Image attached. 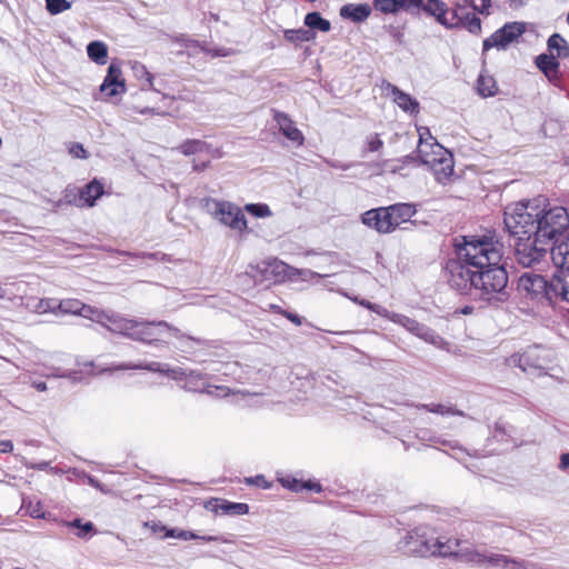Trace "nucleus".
Returning a JSON list of instances; mask_svg holds the SVG:
<instances>
[{"label":"nucleus","instance_id":"nucleus-1","mask_svg":"<svg viewBox=\"0 0 569 569\" xmlns=\"http://www.w3.org/2000/svg\"><path fill=\"white\" fill-rule=\"evenodd\" d=\"M453 254L445 264V276L451 289L461 295L477 290L490 305L509 299L503 244L495 232L456 238Z\"/></svg>","mask_w":569,"mask_h":569},{"label":"nucleus","instance_id":"nucleus-2","mask_svg":"<svg viewBox=\"0 0 569 569\" xmlns=\"http://www.w3.org/2000/svg\"><path fill=\"white\" fill-rule=\"evenodd\" d=\"M114 326L122 336L147 345H168L172 338L181 336L180 330L166 321L148 322L119 318Z\"/></svg>","mask_w":569,"mask_h":569},{"label":"nucleus","instance_id":"nucleus-3","mask_svg":"<svg viewBox=\"0 0 569 569\" xmlns=\"http://www.w3.org/2000/svg\"><path fill=\"white\" fill-rule=\"evenodd\" d=\"M416 212L415 204L399 202L363 212L361 214V222L379 233H391L400 224L408 222Z\"/></svg>","mask_w":569,"mask_h":569},{"label":"nucleus","instance_id":"nucleus-4","mask_svg":"<svg viewBox=\"0 0 569 569\" xmlns=\"http://www.w3.org/2000/svg\"><path fill=\"white\" fill-rule=\"evenodd\" d=\"M547 199H535L528 202H518L510 212H506L505 224L508 231L517 237L527 238L539 236L540 207Z\"/></svg>","mask_w":569,"mask_h":569},{"label":"nucleus","instance_id":"nucleus-5","mask_svg":"<svg viewBox=\"0 0 569 569\" xmlns=\"http://www.w3.org/2000/svg\"><path fill=\"white\" fill-rule=\"evenodd\" d=\"M539 236L549 240L562 236L569 227V213L562 206H553L540 209Z\"/></svg>","mask_w":569,"mask_h":569},{"label":"nucleus","instance_id":"nucleus-6","mask_svg":"<svg viewBox=\"0 0 569 569\" xmlns=\"http://www.w3.org/2000/svg\"><path fill=\"white\" fill-rule=\"evenodd\" d=\"M206 207L209 213L220 223L232 230L243 232L248 228L242 210L232 202L217 199H207Z\"/></svg>","mask_w":569,"mask_h":569},{"label":"nucleus","instance_id":"nucleus-7","mask_svg":"<svg viewBox=\"0 0 569 569\" xmlns=\"http://www.w3.org/2000/svg\"><path fill=\"white\" fill-rule=\"evenodd\" d=\"M508 361L523 372L540 376L546 373L549 368L550 357L546 348L535 345L529 346L520 353L512 355Z\"/></svg>","mask_w":569,"mask_h":569},{"label":"nucleus","instance_id":"nucleus-8","mask_svg":"<svg viewBox=\"0 0 569 569\" xmlns=\"http://www.w3.org/2000/svg\"><path fill=\"white\" fill-rule=\"evenodd\" d=\"M518 291L523 298L539 303L553 301L551 281L533 272H525L519 277Z\"/></svg>","mask_w":569,"mask_h":569},{"label":"nucleus","instance_id":"nucleus-9","mask_svg":"<svg viewBox=\"0 0 569 569\" xmlns=\"http://www.w3.org/2000/svg\"><path fill=\"white\" fill-rule=\"evenodd\" d=\"M248 274L259 282L281 283L288 277V264L277 258L251 263Z\"/></svg>","mask_w":569,"mask_h":569},{"label":"nucleus","instance_id":"nucleus-10","mask_svg":"<svg viewBox=\"0 0 569 569\" xmlns=\"http://www.w3.org/2000/svg\"><path fill=\"white\" fill-rule=\"evenodd\" d=\"M435 538L425 528H415L400 541V549L412 556H433Z\"/></svg>","mask_w":569,"mask_h":569},{"label":"nucleus","instance_id":"nucleus-11","mask_svg":"<svg viewBox=\"0 0 569 569\" xmlns=\"http://www.w3.org/2000/svg\"><path fill=\"white\" fill-rule=\"evenodd\" d=\"M540 236L517 239L515 257L519 264L530 268L546 256L547 248L541 244Z\"/></svg>","mask_w":569,"mask_h":569},{"label":"nucleus","instance_id":"nucleus-12","mask_svg":"<svg viewBox=\"0 0 569 569\" xmlns=\"http://www.w3.org/2000/svg\"><path fill=\"white\" fill-rule=\"evenodd\" d=\"M103 183L94 178L78 190L67 189L64 199L68 203L74 204L79 208H91L96 204L97 200L103 196Z\"/></svg>","mask_w":569,"mask_h":569},{"label":"nucleus","instance_id":"nucleus-13","mask_svg":"<svg viewBox=\"0 0 569 569\" xmlns=\"http://www.w3.org/2000/svg\"><path fill=\"white\" fill-rule=\"evenodd\" d=\"M526 31V24L522 22H508L489 38L483 40V53L491 48L506 49L509 44L516 41Z\"/></svg>","mask_w":569,"mask_h":569},{"label":"nucleus","instance_id":"nucleus-14","mask_svg":"<svg viewBox=\"0 0 569 569\" xmlns=\"http://www.w3.org/2000/svg\"><path fill=\"white\" fill-rule=\"evenodd\" d=\"M422 9L425 12L435 17L436 20L445 27L455 28L461 23V16L458 10H449L447 4L441 0H427Z\"/></svg>","mask_w":569,"mask_h":569},{"label":"nucleus","instance_id":"nucleus-15","mask_svg":"<svg viewBox=\"0 0 569 569\" xmlns=\"http://www.w3.org/2000/svg\"><path fill=\"white\" fill-rule=\"evenodd\" d=\"M126 91V82L122 78V70L119 66L111 63L108 68L107 76L100 86V92L104 98L109 99Z\"/></svg>","mask_w":569,"mask_h":569},{"label":"nucleus","instance_id":"nucleus-16","mask_svg":"<svg viewBox=\"0 0 569 569\" xmlns=\"http://www.w3.org/2000/svg\"><path fill=\"white\" fill-rule=\"evenodd\" d=\"M203 507L214 515L243 516L249 513L247 503L232 502L222 498H210L204 501Z\"/></svg>","mask_w":569,"mask_h":569},{"label":"nucleus","instance_id":"nucleus-17","mask_svg":"<svg viewBox=\"0 0 569 569\" xmlns=\"http://www.w3.org/2000/svg\"><path fill=\"white\" fill-rule=\"evenodd\" d=\"M273 119L277 122L280 132L293 144L301 147L305 143V136L297 128L295 121L286 112L273 110Z\"/></svg>","mask_w":569,"mask_h":569},{"label":"nucleus","instance_id":"nucleus-18","mask_svg":"<svg viewBox=\"0 0 569 569\" xmlns=\"http://www.w3.org/2000/svg\"><path fill=\"white\" fill-rule=\"evenodd\" d=\"M391 320L393 322L402 326L409 332L421 338L422 340H425L427 342L436 343V340L438 337L435 335V332L430 328L418 322L417 320L411 319L407 316H402V315H393Z\"/></svg>","mask_w":569,"mask_h":569},{"label":"nucleus","instance_id":"nucleus-19","mask_svg":"<svg viewBox=\"0 0 569 569\" xmlns=\"http://www.w3.org/2000/svg\"><path fill=\"white\" fill-rule=\"evenodd\" d=\"M430 169L435 179L441 184H448L455 172V160L451 152H442V158H438Z\"/></svg>","mask_w":569,"mask_h":569},{"label":"nucleus","instance_id":"nucleus-20","mask_svg":"<svg viewBox=\"0 0 569 569\" xmlns=\"http://www.w3.org/2000/svg\"><path fill=\"white\" fill-rule=\"evenodd\" d=\"M430 140L431 142H421V146L417 147L419 160L429 167L438 161V158H442V152H449L436 138L430 137Z\"/></svg>","mask_w":569,"mask_h":569},{"label":"nucleus","instance_id":"nucleus-21","mask_svg":"<svg viewBox=\"0 0 569 569\" xmlns=\"http://www.w3.org/2000/svg\"><path fill=\"white\" fill-rule=\"evenodd\" d=\"M537 67L543 72L550 82L558 84L560 82V70L557 58L552 54H540L536 59Z\"/></svg>","mask_w":569,"mask_h":569},{"label":"nucleus","instance_id":"nucleus-22","mask_svg":"<svg viewBox=\"0 0 569 569\" xmlns=\"http://www.w3.org/2000/svg\"><path fill=\"white\" fill-rule=\"evenodd\" d=\"M550 254L556 268L569 271V237L562 241L556 240Z\"/></svg>","mask_w":569,"mask_h":569},{"label":"nucleus","instance_id":"nucleus-23","mask_svg":"<svg viewBox=\"0 0 569 569\" xmlns=\"http://www.w3.org/2000/svg\"><path fill=\"white\" fill-rule=\"evenodd\" d=\"M423 0H373L376 10L382 13H396L402 9L420 7Z\"/></svg>","mask_w":569,"mask_h":569},{"label":"nucleus","instance_id":"nucleus-24","mask_svg":"<svg viewBox=\"0 0 569 569\" xmlns=\"http://www.w3.org/2000/svg\"><path fill=\"white\" fill-rule=\"evenodd\" d=\"M371 7L368 3H348L341 7L340 16L353 22H362L371 14Z\"/></svg>","mask_w":569,"mask_h":569},{"label":"nucleus","instance_id":"nucleus-25","mask_svg":"<svg viewBox=\"0 0 569 569\" xmlns=\"http://www.w3.org/2000/svg\"><path fill=\"white\" fill-rule=\"evenodd\" d=\"M280 483L283 488H287L293 492H301L303 490H309L313 492H321L322 486L318 481L313 480H299L292 477H283L279 479Z\"/></svg>","mask_w":569,"mask_h":569},{"label":"nucleus","instance_id":"nucleus-26","mask_svg":"<svg viewBox=\"0 0 569 569\" xmlns=\"http://www.w3.org/2000/svg\"><path fill=\"white\" fill-rule=\"evenodd\" d=\"M553 299L561 298L569 302V270H558L551 280Z\"/></svg>","mask_w":569,"mask_h":569},{"label":"nucleus","instance_id":"nucleus-27","mask_svg":"<svg viewBox=\"0 0 569 569\" xmlns=\"http://www.w3.org/2000/svg\"><path fill=\"white\" fill-rule=\"evenodd\" d=\"M395 103L406 112L418 113L419 103L410 94L401 91L397 86L389 84Z\"/></svg>","mask_w":569,"mask_h":569},{"label":"nucleus","instance_id":"nucleus-28","mask_svg":"<svg viewBox=\"0 0 569 569\" xmlns=\"http://www.w3.org/2000/svg\"><path fill=\"white\" fill-rule=\"evenodd\" d=\"M460 540L457 538H435L433 556L450 557L458 555Z\"/></svg>","mask_w":569,"mask_h":569},{"label":"nucleus","instance_id":"nucleus-29","mask_svg":"<svg viewBox=\"0 0 569 569\" xmlns=\"http://www.w3.org/2000/svg\"><path fill=\"white\" fill-rule=\"evenodd\" d=\"M79 316H81L86 319L96 321L98 323H102V325L106 322H111L114 325V321H118V319H119V318H116L114 315H110L102 309H99V308L90 306V305H86L84 302H83V308L81 309V312L79 313Z\"/></svg>","mask_w":569,"mask_h":569},{"label":"nucleus","instance_id":"nucleus-30","mask_svg":"<svg viewBox=\"0 0 569 569\" xmlns=\"http://www.w3.org/2000/svg\"><path fill=\"white\" fill-rule=\"evenodd\" d=\"M209 385L206 382V378L201 372L190 371L183 373V388L192 392H202Z\"/></svg>","mask_w":569,"mask_h":569},{"label":"nucleus","instance_id":"nucleus-31","mask_svg":"<svg viewBox=\"0 0 569 569\" xmlns=\"http://www.w3.org/2000/svg\"><path fill=\"white\" fill-rule=\"evenodd\" d=\"M487 566L495 568L522 569V562L501 553L488 555Z\"/></svg>","mask_w":569,"mask_h":569},{"label":"nucleus","instance_id":"nucleus-32","mask_svg":"<svg viewBox=\"0 0 569 569\" xmlns=\"http://www.w3.org/2000/svg\"><path fill=\"white\" fill-rule=\"evenodd\" d=\"M88 57L98 64H106L108 59V48L101 41H92L87 47Z\"/></svg>","mask_w":569,"mask_h":569},{"label":"nucleus","instance_id":"nucleus-33","mask_svg":"<svg viewBox=\"0 0 569 569\" xmlns=\"http://www.w3.org/2000/svg\"><path fill=\"white\" fill-rule=\"evenodd\" d=\"M162 538H178V539H181V540H202V541H206V542H211V541H219L220 539L218 537H214V536H199L192 531H188V530H179V529H169L167 530V533H164L162 536Z\"/></svg>","mask_w":569,"mask_h":569},{"label":"nucleus","instance_id":"nucleus-34","mask_svg":"<svg viewBox=\"0 0 569 569\" xmlns=\"http://www.w3.org/2000/svg\"><path fill=\"white\" fill-rule=\"evenodd\" d=\"M548 50L550 51V54L558 58H567L569 57V46L567 44V41L558 33L552 34L548 39Z\"/></svg>","mask_w":569,"mask_h":569},{"label":"nucleus","instance_id":"nucleus-35","mask_svg":"<svg viewBox=\"0 0 569 569\" xmlns=\"http://www.w3.org/2000/svg\"><path fill=\"white\" fill-rule=\"evenodd\" d=\"M477 89L481 97H492L497 93L498 87L493 77L480 73L477 80Z\"/></svg>","mask_w":569,"mask_h":569},{"label":"nucleus","instance_id":"nucleus-36","mask_svg":"<svg viewBox=\"0 0 569 569\" xmlns=\"http://www.w3.org/2000/svg\"><path fill=\"white\" fill-rule=\"evenodd\" d=\"M210 146L206 141L199 139L186 140L178 147V150L184 156L208 152Z\"/></svg>","mask_w":569,"mask_h":569},{"label":"nucleus","instance_id":"nucleus-37","mask_svg":"<svg viewBox=\"0 0 569 569\" xmlns=\"http://www.w3.org/2000/svg\"><path fill=\"white\" fill-rule=\"evenodd\" d=\"M283 37L291 43L309 42L315 39L316 34L310 29H288L284 31Z\"/></svg>","mask_w":569,"mask_h":569},{"label":"nucleus","instance_id":"nucleus-38","mask_svg":"<svg viewBox=\"0 0 569 569\" xmlns=\"http://www.w3.org/2000/svg\"><path fill=\"white\" fill-rule=\"evenodd\" d=\"M306 26L312 31V29L328 32L331 28L330 21L322 18L319 12H310L305 17Z\"/></svg>","mask_w":569,"mask_h":569},{"label":"nucleus","instance_id":"nucleus-39","mask_svg":"<svg viewBox=\"0 0 569 569\" xmlns=\"http://www.w3.org/2000/svg\"><path fill=\"white\" fill-rule=\"evenodd\" d=\"M21 510L34 519L44 517V508L41 501L37 498L23 499Z\"/></svg>","mask_w":569,"mask_h":569},{"label":"nucleus","instance_id":"nucleus-40","mask_svg":"<svg viewBox=\"0 0 569 569\" xmlns=\"http://www.w3.org/2000/svg\"><path fill=\"white\" fill-rule=\"evenodd\" d=\"M421 408L431 413H438L441 416H463V412L457 409L455 406H445L440 403H426Z\"/></svg>","mask_w":569,"mask_h":569},{"label":"nucleus","instance_id":"nucleus-41","mask_svg":"<svg viewBox=\"0 0 569 569\" xmlns=\"http://www.w3.org/2000/svg\"><path fill=\"white\" fill-rule=\"evenodd\" d=\"M57 307L58 311H60L61 313L79 316L81 309L83 308V302L80 301L79 299L67 298L58 301Z\"/></svg>","mask_w":569,"mask_h":569},{"label":"nucleus","instance_id":"nucleus-42","mask_svg":"<svg viewBox=\"0 0 569 569\" xmlns=\"http://www.w3.org/2000/svg\"><path fill=\"white\" fill-rule=\"evenodd\" d=\"M469 32L479 34L481 32V20L473 13L461 17V23Z\"/></svg>","mask_w":569,"mask_h":569},{"label":"nucleus","instance_id":"nucleus-43","mask_svg":"<svg viewBox=\"0 0 569 569\" xmlns=\"http://www.w3.org/2000/svg\"><path fill=\"white\" fill-rule=\"evenodd\" d=\"M46 8L52 16L59 14L71 8V2L67 0H46Z\"/></svg>","mask_w":569,"mask_h":569},{"label":"nucleus","instance_id":"nucleus-44","mask_svg":"<svg viewBox=\"0 0 569 569\" xmlns=\"http://www.w3.org/2000/svg\"><path fill=\"white\" fill-rule=\"evenodd\" d=\"M244 210L259 218L268 217L271 214L270 208L264 203H249L246 204Z\"/></svg>","mask_w":569,"mask_h":569},{"label":"nucleus","instance_id":"nucleus-45","mask_svg":"<svg viewBox=\"0 0 569 569\" xmlns=\"http://www.w3.org/2000/svg\"><path fill=\"white\" fill-rule=\"evenodd\" d=\"M136 72L143 87L148 89L153 87V74L144 66L136 68Z\"/></svg>","mask_w":569,"mask_h":569},{"label":"nucleus","instance_id":"nucleus-46","mask_svg":"<svg viewBox=\"0 0 569 569\" xmlns=\"http://www.w3.org/2000/svg\"><path fill=\"white\" fill-rule=\"evenodd\" d=\"M58 301L54 299H41L39 300L38 305L36 306V310L39 313H46V312H57L58 311Z\"/></svg>","mask_w":569,"mask_h":569},{"label":"nucleus","instance_id":"nucleus-47","mask_svg":"<svg viewBox=\"0 0 569 569\" xmlns=\"http://www.w3.org/2000/svg\"><path fill=\"white\" fill-rule=\"evenodd\" d=\"M69 153L77 159H87L89 157L88 151L80 142H71L68 147Z\"/></svg>","mask_w":569,"mask_h":569},{"label":"nucleus","instance_id":"nucleus-48","mask_svg":"<svg viewBox=\"0 0 569 569\" xmlns=\"http://www.w3.org/2000/svg\"><path fill=\"white\" fill-rule=\"evenodd\" d=\"M466 559L470 562H475L479 566H487L488 555L479 552L477 550H471L466 552Z\"/></svg>","mask_w":569,"mask_h":569},{"label":"nucleus","instance_id":"nucleus-49","mask_svg":"<svg viewBox=\"0 0 569 569\" xmlns=\"http://www.w3.org/2000/svg\"><path fill=\"white\" fill-rule=\"evenodd\" d=\"M383 147V141L378 133L370 134L367 138V149L370 152L379 151Z\"/></svg>","mask_w":569,"mask_h":569},{"label":"nucleus","instance_id":"nucleus-50","mask_svg":"<svg viewBox=\"0 0 569 569\" xmlns=\"http://www.w3.org/2000/svg\"><path fill=\"white\" fill-rule=\"evenodd\" d=\"M246 482L248 485H254V486L260 487L262 489H269L271 487V483L262 475H258V476L252 477V478H247Z\"/></svg>","mask_w":569,"mask_h":569},{"label":"nucleus","instance_id":"nucleus-51","mask_svg":"<svg viewBox=\"0 0 569 569\" xmlns=\"http://www.w3.org/2000/svg\"><path fill=\"white\" fill-rule=\"evenodd\" d=\"M144 527L149 528L154 533H163L164 535V533H167V530H169V528H167L164 525H162L160 522H156V521L144 522Z\"/></svg>","mask_w":569,"mask_h":569},{"label":"nucleus","instance_id":"nucleus-52","mask_svg":"<svg viewBox=\"0 0 569 569\" xmlns=\"http://www.w3.org/2000/svg\"><path fill=\"white\" fill-rule=\"evenodd\" d=\"M72 526H76L81 529L79 532L80 537L86 536L87 533L93 531V525L91 522H87L84 525H81V520L77 519L72 522Z\"/></svg>","mask_w":569,"mask_h":569},{"label":"nucleus","instance_id":"nucleus-53","mask_svg":"<svg viewBox=\"0 0 569 569\" xmlns=\"http://www.w3.org/2000/svg\"><path fill=\"white\" fill-rule=\"evenodd\" d=\"M471 6L475 10L483 12L491 6V0H472Z\"/></svg>","mask_w":569,"mask_h":569},{"label":"nucleus","instance_id":"nucleus-54","mask_svg":"<svg viewBox=\"0 0 569 569\" xmlns=\"http://www.w3.org/2000/svg\"><path fill=\"white\" fill-rule=\"evenodd\" d=\"M418 133H419L418 146H421V142H431L430 137H432V136L430 133L429 128L420 127V128H418Z\"/></svg>","mask_w":569,"mask_h":569},{"label":"nucleus","instance_id":"nucleus-55","mask_svg":"<svg viewBox=\"0 0 569 569\" xmlns=\"http://www.w3.org/2000/svg\"><path fill=\"white\" fill-rule=\"evenodd\" d=\"M284 313H286V315H283V317H284L286 319H288L290 322H292V323H293V325H296V326H301L302 321H301V318H300L298 315L292 313V312L287 311V310H286V312H284Z\"/></svg>","mask_w":569,"mask_h":569},{"label":"nucleus","instance_id":"nucleus-56","mask_svg":"<svg viewBox=\"0 0 569 569\" xmlns=\"http://www.w3.org/2000/svg\"><path fill=\"white\" fill-rule=\"evenodd\" d=\"M152 365L142 366V365H122L119 368L120 369H146V370H153Z\"/></svg>","mask_w":569,"mask_h":569},{"label":"nucleus","instance_id":"nucleus-57","mask_svg":"<svg viewBox=\"0 0 569 569\" xmlns=\"http://www.w3.org/2000/svg\"><path fill=\"white\" fill-rule=\"evenodd\" d=\"M560 469L565 470L569 467V452L562 453L560 457Z\"/></svg>","mask_w":569,"mask_h":569},{"label":"nucleus","instance_id":"nucleus-58","mask_svg":"<svg viewBox=\"0 0 569 569\" xmlns=\"http://www.w3.org/2000/svg\"><path fill=\"white\" fill-rule=\"evenodd\" d=\"M269 310H270V311H272V312H274V313H277V315H280V316H282V317H283V315H286V313H284V312H286V310H284V309H282L280 306L274 305V303L269 305Z\"/></svg>","mask_w":569,"mask_h":569},{"label":"nucleus","instance_id":"nucleus-59","mask_svg":"<svg viewBox=\"0 0 569 569\" xmlns=\"http://www.w3.org/2000/svg\"><path fill=\"white\" fill-rule=\"evenodd\" d=\"M13 449V445L9 440H2V452H11Z\"/></svg>","mask_w":569,"mask_h":569},{"label":"nucleus","instance_id":"nucleus-60","mask_svg":"<svg viewBox=\"0 0 569 569\" xmlns=\"http://www.w3.org/2000/svg\"><path fill=\"white\" fill-rule=\"evenodd\" d=\"M33 387H34L38 391H46V390H47V383H46L44 381L33 382Z\"/></svg>","mask_w":569,"mask_h":569},{"label":"nucleus","instance_id":"nucleus-61","mask_svg":"<svg viewBox=\"0 0 569 569\" xmlns=\"http://www.w3.org/2000/svg\"><path fill=\"white\" fill-rule=\"evenodd\" d=\"M473 312V307L472 306H466L461 309V313L462 315H471Z\"/></svg>","mask_w":569,"mask_h":569},{"label":"nucleus","instance_id":"nucleus-62","mask_svg":"<svg viewBox=\"0 0 569 569\" xmlns=\"http://www.w3.org/2000/svg\"><path fill=\"white\" fill-rule=\"evenodd\" d=\"M361 305L368 308L369 310H375L372 303L370 302H361Z\"/></svg>","mask_w":569,"mask_h":569},{"label":"nucleus","instance_id":"nucleus-63","mask_svg":"<svg viewBox=\"0 0 569 569\" xmlns=\"http://www.w3.org/2000/svg\"><path fill=\"white\" fill-rule=\"evenodd\" d=\"M395 37H396L398 40H400V38L402 37V33H401V32H399V31H396V32H395Z\"/></svg>","mask_w":569,"mask_h":569},{"label":"nucleus","instance_id":"nucleus-64","mask_svg":"<svg viewBox=\"0 0 569 569\" xmlns=\"http://www.w3.org/2000/svg\"><path fill=\"white\" fill-rule=\"evenodd\" d=\"M214 54H216V56H222V57H226V53H221V52H218V51H217Z\"/></svg>","mask_w":569,"mask_h":569}]
</instances>
